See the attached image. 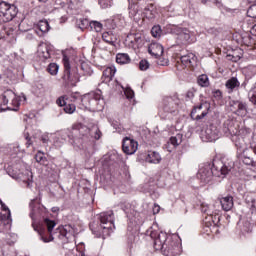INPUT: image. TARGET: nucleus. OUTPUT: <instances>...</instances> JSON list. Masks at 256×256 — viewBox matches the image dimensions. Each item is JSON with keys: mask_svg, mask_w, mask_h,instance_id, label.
I'll return each instance as SVG.
<instances>
[{"mask_svg": "<svg viewBox=\"0 0 256 256\" xmlns=\"http://www.w3.org/2000/svg\"><path fill=\"white\" fill-rule=\"evenodd\" d=\"M76 109H77V104H66V106H64L65 113H68L69 115H72V113H75Z\"/></svg>", "mask_w": 256, "mask_h": 256, "instance_id": "nucleus-41", "label": "nucleus"}, {"mask_svg": "<svg viewBox=\"0 0 256 256\" xmlns=\"http://www.w3.org/2000/svg\"><path fill=\"white\" fill-rule=\"evenodd\" d=\"M161 33H162V30H161V26L159 25H156L154 26L152 29H151V34L154 36V37H161Z\"/></svg>", "mask_w": 256, "mask_h": 256, "instance_id": "nucleus-44", "label": "nucleus"}, {"mask_svg": "<svg viewBox=\"0 0 256 256\" xmlns=\"http://www.w3.org/2000/svg\"><path fill=\"white\" fill-rule=\"evenodd\" d=\"M8 173L13 179H19L26 183L27 187H30L31 183H33V172L25 165H22L20 169L19 166H15L12 172L11 168H9Z\"/></svg>", "mask_w": 256, "mask_h": 256, "instance_id": "nucleus-7", "label": "nucleus"}, {"mask_svg": "<svg viewBox=\"0 0 256 256\" xmlns=\"http://www.w3.org/2000/svg\"><path fill=\"white\" fill-rule=\"evenodd\" d=\"M90 29L91 31H96V33H101L103 31V24L99 21H90Z\"/></svg>", "mask_w": 256, "mask_h": 256, "instance_id": "nucleus-35", "label": "nucleus"}, {"mask_svg": "<svg viewBox=\"0 0 256 256\" xmlns=\"http://www.w3.org/2000/svg\"><path fill=\"white\" fill-rule=\"evenodd\" d=\"M26 145L27 147H31V145H33V141H31V138H29V135L26 136Z\"/></svg>", "mask_w": 256, "mask_h": 256, "instance_id": "nucleus-56", "label": "nucleus"}, {"mask_svg": "<svg viewBox=\"0 0 256 256\" xmlns=\"http://www.w3.org/2000/svg\"><path fill=\"white\" fill-rule=\"evenodd\" d=\"M99 5L102 9H109L111 7V0H99Z\"/></svg>", "mask_w": 256, "mask_h": 256, "instance_id": "nucleus-48", "label": "nucleus"}, {"mask_svg": "<svg viewBox=\"0 0 256 256\" xmlns=\"http://www.w3.org/2000/svg\"><path fill=\"white\" fill-rule=\"evenodd\" d=\"M21 101H27V97L25 95L17 96L11 90L5 91L2 95V103L3 105H8L7 109L9 111H17L21 105Z\"/></svg>", "mask_w": 256, "mask_h": 256, "instance_id": "nucleus-8", "label": "nucleus"}, {"mask_svg": "<svg viewBox=\"0 0 256 256\" xmlns=\"http://www.w3.org/2000/svg\"><path fill=\"white\" fill-rule=\"evenodd\" d=\"M74 82H75V83L79 82V74H77V75L75 76Z\"/></svg>", "mask_w": 256, "mask_h": 256, "instance_id": "nucleus-61", "label": "nucleus"}, {"mask_svg": "<svg viewBox=\"0 0 256 256\" xmlns=\"http://www.w3.org/2000/svg\"><path fill=\"white\" fill-rule=\"evenodd\" d=\"M207 1H209V3H213L216 7H221V2L219 0H204L202 3H207Z\"/></svg>", "mask_w": 256, "mask_h": 256, "instance_id": "nucleus-51", "label": "nucleus"}, {"mask_svg": "<svg viewBox=\"0 0 256 256\" xmlns=\"http://www.w3.org/2000/svg\"><path fill=\"white\" fill-rule=\"evenodd\" d=\"M241 85L237 77H232L226 81L225 87L228 89V93H233L235 89H238V87Z\"/></svg>", "mask_w": 256, "mask_h": 256, "instance_id": "nucleus-26", "label": "nucleus"}, {"mask_svg": "<svg viewBox=\"0 0 256 256\" xmlns=\"http://www.w3.org/2000/svg\"><path fill=\"white\" fill-rule=\"evenodd\" d=\"M180 61L184 67H194L195 63H197V56L191 52H188L180 57Z\"/></svg>", "mask_w": 256, "mask_h": 256, "instance_id": "nucleus-19", "label": "nucleus"}, {"mask_svg": "<svg viewBox=\"0 0 256 256\" xmlns=\"http://www.w3.org/2000/svg\"><path fill=\"white\" fill-rule=\"evenodd\" d=\"M146 235L153 240L156 251H163L167 255H177V251H179V242L175 241L177 235L169 236L166 232L160 231L157 226L149 228Z\"/></svg>", "mask_w": 256, "mask_h": 256, "instance_id": "nucleus-1", "label": "nucleus"}, {"mask_svg": "<svg viewBox=\"0 0 256 256\" xmlns=\"http://www.w3.org/2000/svg\"><path fill=\"white\" fill-rule=\"evenodd\" d=\"M134 41H135L136 43H140V42H141V37H139V36H138V37H135V38H134Z\"/></svg>", "mask_w": 256, "mask_h": 256, "instance_id": "nucleus-59", "label": "nucleus"}, {"mask_svg": "<svg viewBox=\"0 0 256 256\" xmlns=\"http://www.w3.org/2000/svg\"><path fill=\"white\" fill-rule=\"evenodd\" d=\"M248 3H256V0H247Z\"/></svg>", "mask_w": 256, "mask_h": 256, "instance_id": "nucleus-62", "label": "nucleus"}, {"mask_svg": "<svg viewBox=\"0 0 256 256\" xmlns=\"http://www.w3.org/2000/svg\"><path fill=\"white\" fill-rule=\"evenodd\" d=\"M179 38L184 41V43H194L195 35L193 32L189 31L187 28H180L178 33Z\"/></svg>", "mask_w": 256, "mask_h": 256, "instance_id": "nucleus-20", "label": "nucleus"}, {"mask_svg": "<svg viewBox=\"0 0 256 256\" xmlns=\"http://www.w3.org/2000/svg\"><path fill=\"white\" fill-rule=\"evenodd\" d=\"M44 225H46L48 233H53V229H55L56 223L55 221L46 218L44 220Z\"/></svg>", "mask_w": 256, "mask_h": 256, "instance_id": "nucleus-40", "label": "nucleus"}, {"mask_svg": "<svg viewBox=\"0 0 256 256\" xmlns=\"http://www.w3.org/2000/svg\"><path fill=\"white\" fill-rule=\"evenodd\" d=\"M63 65H64V69H65V74L67 75L68 79L70 81H72L71 79V64L69 63V58L67 56L63 57Z\"/></svg>", "mask_w": 256, "mask_h": 256, "instance_id": "nucleus-33", "label": "nucleus"}, {"mask_svg": "<svg viewBox=\"0 0 256 256\" xmlns=\"http://www.w3.org/2000/svg\"><path fill=\"white\" fill-rule=\"evenodd\" d=\"M197 83L200 85V87H209V76L206 74H201L198 76Z\"/></svg>", "mask_w": 256, "mask_h": 256, "instance_id": "nucleus-34", "label": "nucleus"}, {"mask_svg": "<svg viewBox=\"0 0 256 256\" xmlns=\"http://www.w3.org/2000/svg\"><path fill=\"white\" fill-rule=\"evenodd\" d=\"M115 73H117V69L115 68V66L107 67L103 71V76H102V79H104L103 81L105 83H110L113 80V77H115Z\"/></svg>", "mask_w": 256, "mask_h": 256, "instance_id": "nucleus-25", "label": "nucleus"}, {"mask_svg": "<svg viewBox=\"0 0 256 256\" xmlns=\"http://www.w3.org/2000/svg\"><path fill=\"white\" fill-rule=\"evenodd\" d=\"M3 211H8L7 215H9V212L11 213V210H9V207H7L5 204H2Z\"/></svg>", "mask_w": 256, "mask_h": 256, "instance_id": "nucleus-57", "label": "nucleus"}, {"mask_svg": "<svg viewBox=\"0 0 256 256\" xmlns=\"http://www.w3.org/2000/svg\"><path fill=\"white\" fill-rule=\"evenodd\" d=\"M215 95H216V97H221V91H220V90H217V91L215 92Z\"/></svg>", "mask_w": 256, "mask_h": 256, "instance_id": "nucleus-60", "label": "nucleus"}, {"mask_svg": "<svg viewBox=\"0 0 256 256\" xmlns=\"http://www.w3.org/2000/svg\"><path fill=\"white\" fill-rule=\"evenodd\" d=\"M52 213H59V207H52Z\"/></svg>", "mask_w": 256, "mask_h": 256, "instance_id": "nucleus-58", "label": "nucleus"}, {"mask_svg": "<svg viewBox=\"0 0 256 256\" xmlns=\"http://www.w3.org/2000/svg\"><path fill=\"white\" fill-rule=\"evenodd\" d=\"M238 159L249 165L250 167H256V138L252 137L249 146L245 145V141L236 142Z\"/></svg>", "mask_w": 256, "mask_h": 256, "instance_id": "nucleus-3", "label": "nucleus"}, {"mask_svg": "<svg viewBox=\"0 0 256 256\" xmlns=\"http://www.w3.org/2000/svg\"><path fill=\"white\" fill-rule=\"evenodd\" d=\"M223 132L225 133V135H230L232 137V141L235 143L236 146L237 143L245 141L241 136H239V133H241V130L239 128V122L235 120H227L224 123Z\"/></svg>", "mask_w": 256, "mask_h": 256, "instance_id": "nucleus-9", "label": "nucleus"}, {"mask_svg": "<svg viewBox=\"0 0 256 256\" xmlns=\"http://www.w3.org/2000/svg\"><path fill=\"white\" fill-rule=\"evenodd\" d=\"M217 137V130L212 125L208 126L204 131H202V138L205 139V141L213 142L216 141Z\"/></svg>", "mask_w": 256, "mask_h": 256, "instance_id": "nucleus-18", "label": "nucleus"}, {"mask_svg": "<svg viewBox=\"0 0 256 256\" xmlns=\"http://www.w3.org/2000/svg\"><path fill=\"white\" fill-rule=\"evenodd\" d=\"M160 65H167V60H165L164 62L160 63Z\"/></svg>", "mask_w": 256, "mask_h": 256, "instance_id": "nucleus-63", "label": "nucleus"}, {"mask_svg": "<svg viewBox=\"0 0 256 256\" xmlns=\"http://www.w3.org/2000/svg\"><path fill=\"white\" fill-rule=\"evenodd\" d=\"M248 17H251L252 19H256V3H253L248 11H247Z\"/></svg>", "mask_w": 256, "mask_h": 256, "instance_id": "nucleus-43", "label": "nucleus"}, {"mask_svg": "<svg viewBox=\"0 0 256 256\" xmlns=\"http://www.w3.org/2000/svg\"><path fill=\"white\" fill-rule=\"evenodd\" d=\"M146 162L153 163L154 165H157V164L161 163V155L159 154V152L150 151V152H148V154L146 156Z\"/></svg>", "mask_w": 256, "mask_h": 256, "instance_id": "nucleus-27", "label": "nucleus"}, {"mask_svg": "<svg viewBox=\"0 0 256 256\" xmlns=\"http://www.w3.org/2000/svg\"><path fill=\"white\" fill-rule=\"evenodd\" d=\"M100 225L97 226L95 229H92L93 235L96 237H109L111 233H113V229H115V224L113 223V211L102 212L100 214Z\"/></svg>", "mask_w": 256, "mask_h": 256, "instance_id": "nucleus-4", "label": "nucleus"}, {"mask_svg": "<svg viewBox=\"0 0 256 256\" xmlns=\"http://www.w3.org/2000/svg\"><path fill=\"white\" fill-rule=\"evenodd\" d=\"M201 211L208 215L205 217V224H206V232L209 233L211 231V227H215V221L213 220V214L215 213V209L212 205L207 203L201 204Z\"/></svg>", "mask_w": 256, "mask_h": 256, "instance_id": "nucleus-14", "label": "nucleus"}, {"mask_svg": "<svg viewBox=\"0 0 256 256\" xmlns=\"http://www.w3.org/2000/svg\"><path fill=\"white\" fill-rule=\"evenodd\" d=\"M148 52L150 55H152V57L159 59V57L163 55V45L157 42H152L148 47Z\"/></svg>", "mask_w": 256, "mask_h": 256, "instance_id": "nucleus-22", "label": "nucleus"}, {"mask_svg": "<svg viewBox=\"0 0 256 256\" xmlns=\"http://www.w3.org/2000/svg\"><path fill=\"white\" fill-rule=\"evenodd\" d=\"M67 137L69 138L70 143L74 146V149H81V147H83V141L79 138H73L71 134H69V130L62 131L54 144L57 147H61L65 141H67Z\"/></svg>", "mask_w": 256, "mask_h": 256, "instance_id": "nucleus-11", "label": "nucleus"}, {"mask_svg": "<svg viewBox=\"0 0 256 256\" xmlns=\"http://www.w3.org/2000/svg\"><path fill=\"white\" fill-rule=\"evenodd\" d=\"M73 133H79V135H81V137H87V135L89 134L90 137H93L96 140L101 139V130H99V126L98 125H94L92 126V128H88L87 126H83L81 124H78L76 126H73Z\"/></svg>", "mask_w": 256, "mask_h": 256, "instance_id": "nucleus-10", "label": "nucleus"}, {"mask_svg": "<svg viewBox=\"0 0 256 256\" xmlns=\"http://www.w3.org/2000/svg\"><path fill=\"white\" fill-rule=\"evenodd\" d=\"M204 117H207V111H203L201 115H197L194 119L200 121V119H204Z\"/></svg>", "mask_w": 256, "mask_h": 256, "instance_id": "nucleus-52", "label": "nucleus"}, {"mask_svg": "<svg viewBox=\"0 0 256 256\" xmlns=\"http://www.w3.org/2000/svg\"><path fill=\"white\" fill-rule=\"evenodd\" d=\"M122 149L126 155H134L139 149V143L129 137H125L122 141Z\"/></svg>", "mask_w": 256, "mask_h": 256, "instance_id": "nucleus-15", "label": "nucleus"}, {"mask_svg": "<svg viewBox=\"0 0 256 256\" xmlns=\"http://www.w3.org/2000/svg\"><path fill=\"white\" fill-rule=\"evenodd\" d=\"M232 107V111H234L235 115H238L239 117H245V115H247V103L236 101Z\"/></svg>", "mask_w": 256, "mask_h": 256, "instance_id": "nucleus-21", "label": "nucleus"}, {"mask_svg": "<svg viewBox=\"0 0 256 256\" xmlns=\"http://www.w3.org/2000/svg\"><path fill=\"white\" fill-rule=\"evenodd\" d=\"M37 163H45V154L41 151L37 152L35 155Z\"/></svg>", "mask_w": 256, "mask_h": 256, "instance_id": "nucleus-46", "label": "nucleus"}, {"mask_svg": "<svg viewBox=\"0 0 256 256\" xmlns=\"http://www.w3.org/2000/svg\"><path fill=\"white\" fill-rule=\"evenodd\" d=\"M235 166L233 161L223 162L221 160H214L213 164H203L197 174V178L206 185V183H210L213 177H223L231 171V169Z\"/></svg>", "mask_w": 256, "mask_h": 256, "instance_id": "nucleus-2", "label": "nucleus"}, {"mask_svg": "<svg viewBox=\"0 0 256 256\" xmlns=\"http://www.w3.org/2000/svg\"><path fill=\"white\" fill-rule=\"evenodd\" d=\"M11 223V212H8V215L0 213V233L5 231V227Z\"/></svg>", "mask_w": 256, "mask_h": 256, "instance_id": "nucleus-29", "label": "nucleus"}, {"mask_svg": "<svg viewBox=\"0 0 256 256\" xmlns=\"http://www.w3.org/2000/svg\"><path fill=\"white\" fill-rule=\"evenodd\" d=\"M253 31L256 33V24L253 26Z\"/></svg>", "mask_w": 256, "mask_h": 256, "instance_id": "nucleus-64", "label": "nucleus"}, {"mask_svg": "<svg viewBox=\"0 0 256 256\" xmlns=\"http://www.w3.org/2000/svg\"><path fill=\"white\" fill-rule=\"evenodd\" d=\"M47 71L50 73V75H57V73H59V65L56 63H50Z\"/></svg>", "mask_w": 256, "mask_h": 256, "instance_id": "nucleus-39", "label": "nucleus"}, {"mask_svg": "<svg viewBox=\"0 0 256 256\" xmlns=\"http://www.w3.org/2000/svg\"><path fill=\"white\" fill-rule=\"evenodd\" d=\"M58 237L61 239L62 243H69V239H72L73 237V227H71V225H65L60 228Z\"/></svg>", "mask_w": 256, "mask_h": 256, "instance_id": "nucleus-17", "label": "nucleus"}, {"mask_svg": "<svg viewBox=\"0 0 256 256\" xmlns=\"http://www.w3.org/2000/svg\"><path fill=\"white\" fill-rule=\"evenodd\" d=\"M38 29L41 31V33H48L50 29L49 22L47 20H41L38 23Z\"/></svg>", "mask_w": 256, "mask_h": 256, "instance_id": "nucleus-37", "label": "nucleus"}, {"mask_svg": "<svg viewBox=\"0 0 256 256\" xmlns=\"http://www.w3.org/2000/svg\"><path fill=\"white\" fill-rule=\"evenodd\" d=\"M30 209H31L30 217L33 221L32 227L34 231H37V233L41 235V240L43 241V243H50L52 239H47L45 236H43V228L41 227V224L37 225L35 223V219H37V217H41V211H43V206L37 203V200H32L30 202Z\"/></svg>", "mask_w": 256, "mask_h": 256, "instance_id": "nucleus-6", "label": "nucleus"}, {"mask_svg": "<svg viewBox=\"0 0 256 256\" xmlns=\"http://www.w3.org/2000/svg\"><path fill=\"white\" fill-rule=\"evenodd\" d=\"M59 107H65L67 105V96H61L56 101Z\"/></svg>", "mask_w": 256, "mask_h": 256, "instance_id": "nucleus-47", "label": "nucleus"}, {"mask_svg": "<svg viewBox=\"0 0 256 256\" xmlns=\"http://www.w3.org/2000/svg\"><path fill=\"white\" fill-rule=\"evenodd\" d=\"M102 39L105 43H108V45L115 46V43H117V37L112 32H104Z\"/></svg>", "mask_w": 256, "mask_h": 256, "instance_id": "nucleus-30", "label": "nucleus"}, {"mask_svg": "<svg viewBox=\"0 0 256 256\" xmlns=\"http://www.w3.org/2000/svg\"><path fill=\"white\" fill-rule=\"evenodd\" d=\"M177 109H179V98L177 96H166L162 99L158 115L161 119H167L169 115L177 112Z\"/></svg>", "mask_w": 256, "mask_h": 256, "instance_id": "nucleus-5", "label": "nucleus"}, {"mask_svg": "<svg viewBox=\"0 0 256 256\" xmlns=\"http://www.w3.org/2000/svg\"><path fill=\"white\" fill-rule=\"evenodd\" d=\"M223 211H231L233 209V196L227 195L219 198Z\"/></svg>", "mask_w": 256, "mask_h": 256, "instance_id": "nucleus-24", "label": "nucleus"}, {"mask_svg": "<svg viewBox=\"0 0 256 256\" xmlns=\"http://www.w3.org/2000/svg\"><path fill=\"white\" fill-rule=\"evenodd\" d=\"M201 109H203V104H200L199 106L194 107V109L191 112V117L193 118L195 113H197V111H201Z\"/></svg>", "mask_w": 256, "mask_h": 256, "instance_id": "nucleus-50", "label": "nucleus"}, {"mask_svg": "<svg viewBox=\"0 0 256 256\" xmlns=\"http://www.w3.org/2000/svg\"><path fill=\"white\" fill-rule=\"evenodd\" d=\"M93 97H95V95L91 93L85 94L84 96H81L79 93H74L71 95L70 101L75 103L79 109H89Z\"/></svg>", "mask_w": 256, "mask_h": 256, "instance_id": "nucleus-13", "label": "nucleus"}, {"mask_svg": "<svg viewBox=\"0 0 256 256\" xmlns=\"http://www.w3.org/2000/svg\"><path fill=\"white\" fill-rule=\"evenodd\" d=\"M248 98L253 105H256V86L249 91Z\"/></svg>", "mask_w": 256, "mask_h": 256, "instance_id": "nucleus-42", "label": "nucleus"}, {"mask_svg": "<svg viewBox=\"0 0 256 256\" xmlns=\"http://www.w3.org/2000/svg\"><path fill=\"white\" fill-rule=\"evenodd\" d=\"M90 24H91V21L85 18H81L77 20V25L80 29H87L88 27H90Z\"/></svg>", "mask_w": 256, "mask_h": 256, "instance_id": "nucleus-38", "label": "nucleus"}, {"mask_svg": "<svg viewBox=\"0 0 256 256\" xmlns=\"http://www.w3.org/2000/svg\"><path fill=\"white\" fill-rule=\"evenodd\" d=\"M170 143L174 147L179 146L180 143H183V135L182 134H176L175 136H172L170 138Z\"/></svg>", "mask_w": 256, "mask_h": 256, "instance_id": "nucleus-36", "label": "nucleus"}, {"mask_svg": "<svg viewBox=\"0 0 256 256\" xmlns=\"http://www.w3.org/2000/svg\"><path fill=\"white\" fill-rule=\"evenodd\" d=\"M90 95H94V97L90 99V104L88 109L92 111H95V110L101 111V109H103V105H105V101L101 97V91L99 90L98 92H92L90 93Z\"/></svg>", "mask_w": 256, "mask_h": 256, "instance_id": "nucleus-16", "label": "nucleus"}, {"mask_svg": "<svg viewBox=\"0 0 256 256\" xmlns=\"http://www.w3.org/2000/svg\"><path fill=\"white\" fill-rule=\"evenodd\" d=\"M139 69L140 71H147V69H149V61L141 60L139 63Z\"/></svg>", "mask_w": 256, "mask_h": 256, "instance_id": "nucleus-45", "label": "nucleus"}, {"mask_svg": "<svg viewBox=\"0 0 256 256\" xmlns=\"http://www.w3.org/2000/svg\"><path fill=\"white\" fill-rule=\"evenodd\" d=\"M80 73L84 75V77H91L93 75V69H91L89 64L83 62L80 67Z\"/></svg>", "mask_w": 256, "mask_h": 256, "instance_id": "nucleus-32", "label": "nucleus"}, {"mask_svg": "<svg viewBox=\"0 0 256 256\" xmlns=\"http://www.w3.org/2000/svg\"><path fill=\"white\" fill-rule=\"evenodd\" d=\"M116 63L119 65H127V63H131V58L129 54L119 53L116 55Z\"/></svg>", "mask_w": 256, "mask_h": 256, "instance_id": "nucleus-31", "label": "nucleus"}, {"mask_svg": "<svg viewBox=\"0 0 256 256\" xmlns=\"http://www.w3.org/2000/svg\"><path fill=\"white\" fill-rule=\"evenodd\" d=\"M186 97L187 99H193V97H195V94L193 93V91H188L186 93Z\"/></svg>", "mask_w": 256, "mask_h": 256, "instance_id": "nucleus-55", "label": "nucleus"}, {"mask_svg": "<svg viewBox=\"0 0 256 256\" xmlns=\"http://www.w3.org/2000/svg\"><path fill=\"white\" fill-rule=\"evenodd\" d=\"M37 54L42 61L49 59V57H51V54L49 53V45L45 42H41L38 46Z\"/></svg>", "mask_w": 256, "mask_h": 256, "instance_id": "nucleus-23", "label": "nucleus"}, {"mask_svg": "<svg viewBox=\"0 0 256 256\" xmlns=\"http://www.w3.org/2000/svg\"><path fill=\"white\" fill-rule=\"evenodd\" d=\"M144 17H146V19H148L149 21H154L157 17V9L153 5L145 8Z\"/></svg>", "mask_w": 256, "mask_h": 256, "instance_id": "nucleus-28", "label": "nucleus"}, {"mask_svg": "<svg viewBox=\"0 0 256 256\" xmlns=\"http://www.w3.org/2000/svg\"><path fill=\"white\" fill-rule=\"evenodd\" d=\"M41 141L42 143H45V144L49 143V134H43L41 136Z\"/></svg>", "mask_w": 256, "mask_h": 256, "instance_id": "nucleus-53", "label": "nucleus"}, {"mask_svg": "<svg viewBox=\"0 0 256 256\" xmlns=\"http://www.w3.org/2000/svg\"><path fill=\"white\" fill-rule=\"evenodd\" d=\"M0 17L6 22L13 21L17 17V7L5 1L0 2Z\"/></svg>", "mask_w": 256, "mask_h": 256, "instance_id": "nucleus-12", "label": "nucleus"}, {"mask_svg": "<svg viewBox=\"0 0 256 256\" xmlns=\"http://www.w3.org/2000/svg\"><path fill=\"white\" fill-rule=\"evenodd\" d=\"M124 94L127 97V99H133V97H135V92H133L131 88H126L124 90Z\"/></svg>", "mask_w": 256, "mask_h": 256, "instance_id": "nucleus-49", "label": "nucleus"}, {"mask_svg": "<svg viewBox=\"0 0 256 256\" xmlns=\"http://www.w3.org/2000/svg\"><path fill=\"white\" fill-rule=\"evenodd\" d=\"M159 211H161V207L157 204H154V207H153L154 215H157V213H159Z\"/></svg>", "mask_w": 256, "mask_h": 256, "instance_id": "nucleus-54", "label": "nucleus"}]
</instances>
